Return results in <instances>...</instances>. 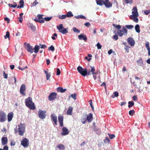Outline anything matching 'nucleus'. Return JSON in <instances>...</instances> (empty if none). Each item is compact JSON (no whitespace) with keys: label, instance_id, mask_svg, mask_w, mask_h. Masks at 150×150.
<instances>
[{"label":"nucleus","instance_id":"f257e3e1","mask_svg":"<svg viewBox=\"0 0 150 150\" xmlns=\"http://www.w3.org/2000/svg\"><path fill=\"white\" fill-rule=\"evenodd\" d=\"M91 69H89L88 71L86 68H83L81 66H79L77 68V70L83 76H85L87 74L90 75L92 74L93 77L95 80L97 79V76L98 74H99L100 73V70H98L96 72H95V69L94 67L90 66Z\"/></svg>","mask_w":150,"mask_h":150},{"label":"nucleus","instance_id":"f03ea898","mask_svg":"<svg viewBox=\"0 0 150 150\" xmlns=\"http://www.w3.org/2000/svg\"><path fill=\"white\" fill-rule=\"evenodd\" d=\"M63 116L59 115L58 117V120L60 126L61 127H63L62 129V132L61 134L62 136H65L68 134L69 132L66 127H63Z\"/></svg>","mask_w":150,"mask_h":150},{"label":"nucleus","instance_id":"7ed1b4c3","mask_svg":"<svg viewBox=\"0 0 150 150\" xmlns=\"http://www.w3.org/2000/svg\"><path fill=\"white\" fill-rule=\"evenodd\" d=\"M25 125L20 123V124L17 126L14 129V133L17 134L18 132V134L23 136L25 132Z\"/></svg>","mask_w":150,"mask_h":150},{"label":"nucleus","instance_id":"20e7f679","mask_svg":"<svg viewBox=\"0 0 150 150\" xmlns=\"http://www.w3.org/2000/svg\"><path fill=\"white\" fill-rule=\"evenodd\" d=\"M25 101V104L27 107L30 110H34L35 109L34 103L33 102L31 97H29L26 99Z\"/></svg>","mask_w":150,"mask_h":150},{"label":"nucleus","instance_id":"39448f33","mask_svg":"<svg viewBox=\"0 0 150 150\" xmlns=\"http://www.w3.org/2000/svg\"><path fill=\"white\" fill-rule=\"evenodd\" d=\"M57 28L59 32L63 34L67 33L68 32L67 30L68 28H64L62 24H60L59 25L57 26Z\"/></svg>","mask_w":150,"mask_h":150},{"label":"nucleus","instance_id":"423d86ee","mask_svg":"<svg viewBox=\"0 0 150 150\" xmlns=\"http://www.w3.org/2000/svg\"><path fill=\"white\" fill-rule=\"evenodd\" d=\"M122 30H119L117 31V34L119 36L122 37L123 34L126 35L127 33V30L125 27L123 26L122 28Z\"/></svg>","mask_w":150,"mask_h":150},{"label":"nucleus","instance_id":"0eeeda50","mask_svg":"<svg viewBox=\"0 0 150 150\" xmlns=\"http://www.w3.org/2000/svg\"><path fill=\"white\" fill-rule=\"evenodd\" d=\"M6 113L3 111L0 110V122H3L6 120Z\"/></svg>","mask_w":150,"mask_h":150},{"label":"nucleus","instance_id":"6e6552de","mask_svg":"<svg viewBox=\"0 0 150 150\" xmlns=\"http://www.w3.org/2000/svg\"><path fill=\"white\" fill-rule=\"evenodd\" d=\"M46 112L45 110H39L38 111V117L42 119H45L46 116Z\"/></svg>","mask_w":150,"mask_h":150},{"label":"nucleus","instance_id":"1a4fd4ad","mask_svg":"<svg viewBox=\"0 0 150 150\" xmlns=\"http://www.w3.org/2000/svg\"><path fill=\"white\" fill-rule=\"evenodd\" d=\"M21 144L24 147H27L29 146V141L27 139L23 138L22 141L21 142Z\"/></svg>","mask_w":150,"mask_h":150},{"label":"nucleus","instance_id":"9d476101","mask_svg":"<svg viewBox=\"0 0 150 150\" xmlns=\"http://www.w3.org/2000/svg\"><path fill=\"white\" fill-rule=\"evenodd\" d=\"M26 90L25 85V84H22L20 88V92L21 94L23 96L25 95V91Z\"/></svg>","mask_w":150,"mask_h":150},{"label":"nucleus","instance_id":"9b49d317","mask_svg":"<svg viewBox=\"0 0 150 150\" xmlns=\"http://www.w3.org/2000/svg\"><path fill=\"white\" fill-rule=\"evenodd\" d=\"M57 93L55 92L51 93L49 96L48 100L50 101H52L54 100L56 98Z\"/></svg>","mask_w":150,"mask_h":150},{"label":"nucleus","instance_id":"f8f14e48","mask_svg":"<svg viewBox=\"0 0 150 150\" xmlns=\"http://www.w3.org/2000/svg\"><path fill=\"white\" fill-rule=\"evenodd\" d=\"M127 41L128 43L131 46H133L134 45L135 42L133 39L131 37H129L127 39Z\"/></svg>","mask_w":150,"mask_h":150},{"label":"nucleus","instance_id":"ddd939ff","mask_svg":"<svg viewBox=\"0 0 150 150\" xmlns=\"http://www.w3.org/2000/svg\"><path fill=\"white\" fill-rule=\"evenodd\" d=\"M50 117L52 120L54 122L55 125H57V116L54 114H52L51 115Z\"/></svg>","mask_w":150,"mask_h":150},{"label":"nucleus","instance_id":"4468645a","mask_svg":"<svg viewBox=\"0 0 150 150\" xmlns=\"http://www.w3.org/2000/svg\"><path fill=\"white\" fill-rule=\"evenodd\" d=\"M109 0H104V4L106 8L111 7L112 6V4L109 1Z\"/></svg>","mask_w":150,"mask_h":150},{"label":"nucleus","instance_id":"2eb2a0df","mask_svg":"<svg viewBox=\"0 0 150 150\" xmlns=\"http://www.w3.org/2000/svg\"><path fill=\"white\" fill-rule=\"evenodd\" d=\"M133 11L132 12V16H134L137 17L138 16V13L137 12V9L136 6L133 7L132 9Z\"/></svg>","mask_w":150,"mask_h":150},{"label":"nucleus","instance_id":"dca6fc26","mask_svg":"<svg viewBox=\"0 0 150 150\" xmlns=\"http://www.w3.org/2000/svg\"><path fill=\"white\" fill-rule=\"evenodd\" d=\"M78 38L80 40H83L85 42L87 40V38L86 35L83 33L79 35Z\"/></svg>","mask_w":150,"mask_h":150},{"label":"nucleus","instance_id":"f3484780","mask_svg":"<svg viewBox=\"0 0 150 150\" xmlns=\"http://www.w3.org/2000/svg\"><path fill=\"white\" fill-rule=\"evenodd\" d=\"M26 49L28 52L31 53H33L34 51V50L32 47L29 44H27L26 46Z\"/></svg>","mask_w":150,"mask_h":150},{"label":"nucleus","instance_id":"a211bd4d","mask_svg":"<svg viewBox=\"0 0 150 150\" xmlns=\"http://www.w3.org/2000/svg\"><path fill=\"white\" fill-rule=\"evenodd\" d=\"M43 16V15L42 14H38V22L40 23H43L45 22L44 19L42 17Z\"/></svg>","mask_w":150,"mask_h":150},{"label":"nucleus","instance_id":"6ab92c4d","mask_svg":"<svg viewBox=\"0 0 150 150\" xmlns=\"http://www.w3.org/2000/svg\"><path fill=\"white\" fill-rule=\"evenodd\" d=\"M13 112H10L7 115L8 120V122L11 121L13 117Z\"/></svg>","mask_w":150,"mask_h":150},{"label":"nucleus","instance_id":"aec40b11","mask_svg":"<svg viewBox=\"0 0 150 150\" xmlns=\"http://www.w3.org/2000/svg\"><path fill=\"white\" fill-rule=\"evenodd\" d=\"M93 115L91 113L88 114L86 118L88 122H91L93 120Z\"/></svg>","mask_w":150,"mask_h":150},{"label":"nucleus","instance_id":"412c9836","mask_svg":"<svg viewBox=\"0 0 150 150\" xmlns=\"http://www.w3.org/2000/svg\"><path fill=\"white\" fill-rule=\"evenodd\" d=\"M2 144L3 145H5L7 144L8 139L7 137H2L1 138Z\"/></svg>","mask_w":150,"mask_h":150},{"label":"nucleus","instance_id":"4be33fe9","mask_svg":"<svg viewBox=\"0 0 150 150\" xmlns=\"http://www.w3.org/2000/svg\"><path fill=\"white\" fill-rule=\"evenodd\" d=\"M27 25L29 27L31 28V29L33 31H35V30L36 28L35 26L33 25L32 24L29 23H27Z\"/></svg>","mask_w":150,"mask_h":150},{"label":"nucleus","instance_id":"5701e85b","mask_svg":"<svg viewBox=\"0 0 150 150\" xmlns=\"http://www.w3.org/2000/svg\"><path fill=\"white\" fill-rule=\"evenodd\" d=\"M130 18L132 20L135 22L137 23L138 22V18L136 16H130Z\"/></svg>","mask_w":150,"mask_h":150},{"label":"nucleus","instance_id":"b1692460","mask_svg":"<svg viewBox=\"0 0 150 150\" xmlns=\"http://www.w3.org/2000/svg\"><path fill=\"white\" fill-rule=\"evenodd\" d=\"M104 0H96L97 4L100 6H102L104 4Z\"/></svg>","mask_w":150,"mask_h":150},{"label":"nucleus","instance_id":"393cba45","mask_svg":"<svg viewBox=\"0 0 150 150\" xmlns=\"http://www.w3.org/2000/svg\"><path fill=\"white\" fill-rule=\"evenodd\" d=\"M67 89H63L62 87H58L57 88V91L61 93H63L65 92Z\"/></svg>","mask_w":150,"mask_h":150},{"label":"nucleus","instance_id":"a878e982","mask_svg":"<svg viewBox=\"0 0 150 150\" xmlns=\"http://www.w3.org/2000/svg\"><path fill=\"white\" fill-rule=\"evenodd\" d=\"M72 108L71 106H69V108L67 111V114L68 115H71L72 114Z\"/></svg>","mask_w":150,"mask_h":150},{"label":"nucleus","instance_id":"bb28decb","mask_svg":"<svg viewBox=\"0 0 150 150\" xmlns=\"http://www.w3.org/2000/svg\"><path fill=\"white\" fill-rule=\"evenodd\" d=\"M19 4L20 5V6H17L18 8H23V7L24 1L23 0H20Z\"/></svg>","mask_w":150,"mask_h":150},{"label":"nucleus","instance_id":"cd10ccee","mask_svg":"<svg viewBox=\"0 0 150 150\" xmlns=\"http://www.w3.org/2000/svg\"><path fill=\"white\" fill-rule=\"evenodd\" d=\"M57 148L59 149L60 150H64L65 149L64 146L62 144H59L57 146Z\"/></svg>","mask_w":150,"mask_h":150},{"label":"nucleus","instance_id":"c85d7f7f","mask_svg":"<svg viewBox=\"0 0 150 150\" xmlns=\"http://www.w3.org/2000/svg\"><path fill=\"white\" fill-rule=\"evenodd\" d=\"M135 29L136 31L138 33H139L140 32V27L139 25H136L135 27Z\"/></svg>","mask_w":150,"mask_h":150},{"label":"nucleus","instance_id":"c756f323","mask_svg":"<svg viewBox=\"0 0 150 150\" xmlns=\"http://www.w3.org/2000/svg\"><path fill=\"white\" fill-rule=\"evenodd\" d=\"M137 62L138 65L142 66L143 64V61L141 58H140L139 60H137Z\"/></svg>","mask_w":150,"mask_h":150},{"label":"nucleus","instance_id":"7c9ffc66","mask_svg":"<svg viewBox=\"0 0 150 150\" xmlns=\"http://www.w3.org/2000/svg\"><path fill=\"white\" fill-rule=\"evenodd\" d=\"M75 17L77 19L82 18L84 19H86V17L85 16L82 15L76 16H75Z\"/></svg>","mask_w":150,"mask_h":150},{"label":"nucleus","instance_id":"2f4dec72","mask_svg":"<svg viewBox=\"0 0 150 150\" xmlns=\"http://www.w3.org/2000/svg\"><path fill=\"white\" fill-rule=\"evenodd\" d=\"M66 15L67 17H71L73 16V15L71 11L68 12Z\"/></svg>","mask_w":150,"mask_h":150},{"label":"nucleus","instance_id":"473e14b6","mask_svg":"<svg viewBox=\"0 0 150 150\" xmlns=\"http://www.w3.org/2000/svg\"><path fill=\"white\" fill-rule=\"evenodd\" d=\"M39 46L38 45H36L34 48V52L35 53H37L39 51Z\"/></svg>","mask_w":150,"mask_h":150},{"label":"nucleus","instance_id":"72a5a7b5","mask_svg":"<svg viewBox=\"0 0 150 150\" xmlns=\"http://www.w3.org/2000/svg\"><path fill=\"white\" fill-rule=\"evenodd\" d=\"M128 107L129 108L132 107L134 105V103L133 101H129L128 102Z\"/></svg>","mask_w":150,"mask_h":150},{"label":"nucleus","instance_id":"f704fd0d","mask_svg":"<svg viewBox=\"0 0 150 150\" xmlns=\"http://www.w3.org/2000/svg\"><path fill=\"white\" fill-rule=\"evenodd\" d=\"M13 3L14 4L13 5L9 4H8V5L9 6H10L11 7H13V8H15L17 6V4H16V3L15 2H13Z\"/></svg>","mask_w":150,"mask_h":150},{"label":"nucleus","instance_id":"c9c22d12","mask_svg":"<svg viewBox=\"0 0 150 150\" xmlns=\"http://www.w3.org/2000/svg\"><path fill=\"white\" fill-rule=\"evenodd\" d=\"M59 18L62 19L66 18H67L66 15H59L58 16Z\"/></svg>","mask_w":150,"mask_h":150},{"label":"nucleus","instance_id":"e433bc0d","mask_svg":"<svg viewBox=\"0 0 150 150\" xmlns=\"http://www.w3.org/2000/svg\"><path fill=\"white\" fill-rule=\"evenodd\" d=\"M114 95H112L111 96V97L112 98H114L115 97V96L116 97H117L119 96V93H118L117 91L115 92L114 93Z\"/></svg>","mask_w":150,"mask_h":150},{"label":"nucleus","instance_id":"4c0bfd02","mask_svg":"<svg viewBox=\"0 0 150 150\" xmlns=\"http://www.w3.org/2000/svg\"><path fill=\"white\" fill-rule=\"evenodd\" d=\"M125 27L128 29H131L134 27V26L132 25H126Z\"/></svg>","mask_w":150,"mask_h":150},{"label":"nucleus","instance_id":"58836bf2","mask_svg":"<svg viewBox=\"0 0 150 150\" xmlns=\"http://www.w3.org/2000/svg\"><path fill=\"white\" fill-rule=\"evenodd\" d=\"M126 4H131L132 3V0H124Z\"/></svg>","mask_w":150,"mask_h":150},{"label":"nucleus","instance_id":"ea45409f","mask_svg":"<svg viewBox=\"0 0 150 150\" xmlns=\"http://www.w3.org/2000/svg\"><path fill=\"white\" fill-rule=\"evenodd\" d=\"M10 37L9 32L7 31L6 32V35L4 36V38L5 39H7V38H9Z\"/></svg>","mask_w":150,"mask_h":150},{"label":"nucleus","instance_id":"a19ab883","mask_svg":"<svg viewBox=\"0 0 150 150\" xmlns=\"http://www.w3.org/2000/svg\"><path fill=\"white\" fill-rule=\"evenodd\" d=\"M48 50L52 51H53L54 50V48L53 45H52L50 47H48Z\"/></svg>","mask_w":150,"mask_h":150},{"label":"nucleus","instance_id":"79ce46f5","mask_svg":"<svg viewBox=\"0 0 150 150\" xmlns=\"http://www.w3.org/2000/svg\"><path fill=\"white\" fill-rule=\"evenodd\" d=\"M108 135L109 136V138L111 139H113L115 137V136L114 134H110L108 133Z\"/></svg>","mask_w":150,"mask_h":150},{"label":"nucleus","instance_id":"37998d69","mask_svg":"<svg viewBox=\"0 0 150 150\" xmlns=\"http://www.w3.org/2000/svg\"><path fill=\"white\" fill-rule=\"evenodd\" d=\"M135 113V111L134 110H130L129 112V114L130 115L132 116Z\"/></svg>","mask_w":150,"mask_h":150},{"label":"nucleus","instance_id":"c03bdc74","mask_svg":"<svg viewBox=\"0 0 150 150\" xmlns=\"http://www.w3.org/2000/svg\"><path fill=\"white\" fill-rule=\"evenodd\" d=\"M73 30L74 32L78 33L80 32V30L77 29L76 27H74L73 28Z\"/></svg>","mask_w":150,"mask_h":150},{"label":"nucleus","instance_id":"a18cd8bd","mask_svg":"<svg viewBox=\"0 0 150 150\" xmlns=\"http://www.w3.org/2000/svg\"><path fill=\"white\" fill-rule=\"evenodd\" d=\"M104 142L106 143H109L110 141V139L108 137H106L104 140Z\"/></svg>","mask_w":150,"mask_h":150},{"label":"nucleus","instance_id":"49530a36","mask_svg":"<svg viewBox=\"0 0 150 150\" xmlns=\"http://www.w3.org/2000/svg\"><path fill=\"white\" fill-rule=\"evenodd\" d=\"M129 47L127 45H125V49L127 51V53L129 52Z\"/></svg>","mask_w":150,"mask_h":150},{"label":"nucleus","instance_id":"de8ad7c7","mask_svg":"<svg viewBox=\"0 0 150 150\" xmlns=\"http://www.w3.org/2000/svg\"><path fill=\"white\" fill-rule=\"evenodd\" d=\"M86 116H85V117H86ZM86 118V117H85ZM87 119H86V118H83V119H81V122L83 124H84L86 123V121H87Z\"/></svg>","mask_w":150,"mask_h":150},{"label":"nucleus","instance_id":"09e8293b","mask_svg":"<svg viewBox=\"0 0 150 150\" xmlns=\"http://www.w3.org/2000/svg\"><path fill=\"white\" fill-rule=\"evenodd\" d=\"M76 93H74V94H71V96L73 99L74 100H76Z\"/></svg>","mask_w":150,"mask_h":150},{"label":"nucleus","instance_id":"8fccbe9b","mask_svg":"<svg viewBox=\"0 0 150 150\" xmlns=\"http://www.w3.org/2000/svg\"><path fill=\"white\" fill-rule=\"evenodd\" d=\"M112 25L114 27H115L116 28H117L118 29H120L121 28V26L119 25H115V24H113Z\"/></svg>","mask_w":150,"mask_h":150},{"label":"nucleus","instance_id":"3c124183","mask_svg":"<svg viewBox=\"0 0 150 150\" xmlns=\"http://www.w3.org/2000/svg\"><path fill=\"white\" fill-rule=\"evenodd\" d=\"M149 42H147L145 43V47L147 49L150 48L149 47Z\"/></svg>","mask_w":150,"mask_h":150},{"label":"nucleus","instance_id":"603ef678","mask_svg":"<svg viewBox=\"0 0 150 150\" xmlns=\"http://www.w3.org/2000/svg\"><path fill=\"white\" fill-rule=\"evenodd\" d=\"M52 17H45L44 19L45 21V20L46 21H49L50 20L52 19Z\"/></svg>","mask_w":150,"mask_h":150},{"label":"nucleus","instance_id":"864d4df0","mask_svg":"<svg viewBox=\"0 0 150 150\" xmlns=\"http://www.w3.org/2000/svg\"><path fill=\"white\" fill-rule=\"evenodd\" d=\"M97 48L98 49H101L102 47V46L100 44V43H98L96 45Z\"/></svg>","mask_w":150,"mask_h":150},{"label":"nucleus","instance_id":"5fc2aeb1","mask_svg":"<svg viewBox=\"0 0 150 150\" xmlns=\"http://www.w3.org/2000/svg\"><path fill=\"white\" fill-rule=\"evenodd\" d=\"M57 75H59L60 74L61 72L59 68H57Z\"/></svg>","mask_w":150,"mask_h":150},{"label":"nucleus","instance_id":"6e6d98bb","mask_svg":"<svg viewBox=\"0 0 150 150\" xmlns=\"http://www.w3.org/2000/svg\"><path fill=\"white\" fill-rule=\"evenodd\" d=\"M150 13V11L149 10H146L144 11V13L146 15H147L149 14Z\"/></svg>","mask_w":150,"mask_h":150},{"label":"nucleus","instance_id":"4d7b16f0","mask_svg":"<svg viewBox=\"0 0 150 150\" xmlns=\"http://www.w3.org/2000/svg\"><path fill=\"white\" fill-rule=\"evenodd\" d=\"M38 4V3L37 1H34L32 4V5L33 6H34Z\"/></svg>","mask_w":150,"mask_h":150},{"label":"nucleus","instance_id":"13d9d810","mask_svg":"<svg viewBox=\"0 0 150 150\" xmlns=\"http://www.w3.org/2000/svg\"><path fill=\"white\" fill-rule=\"evenodd\" d=\"M3 76L5 79H7L8 77V74H6L4 71L3 72Z\"/></svg>","mask_w":150,"mask_h":150},{"label":"nucleus","instance_id":"bf43d9fd","mask_svg":"<svg viewBox=\"0 0 150 150\" xmlns=\"http://www.w3.org/2000/svg\"><path fill=\"white\" fill-rule=\"evenodd\" d=\"M19 20V21L20 23H22L23 20L22 16H20L18 18Z\"/></svg>","mask_w":150,"mask_h":150},{"label":"nucleus","instance_id":"052dcab7","mask_svg":"<svg viewBox=\"0 0 150 150\" xmlns=\"http://www.w3.org/2000/svg\"><path fill=\"white\" fill-rule=\"evenodd\" d=\"M84 25L87 26V27H88L89 26H90L91 25V24L90 23H89V22H88V23H86L85 24H84Z\"/></svg>","mask_w":150,"mask_h":150},{"label":"nucleus","instance_id":"680f3d73","mask_svg":"<svg viewBox=\"0 0 150 150\" xmlns=\"http://www.w3.org/2000/svg\"><path fill=\"white\" fill-rule=\"evenodd\" d=\"M40 45L41 46L40 48H45L47 47V46L45 45Z\"/></svg>","mask_w":150,"mask_h":150},{"label":"nucleus","instance_id":"e2e57ef3","mask_svg":"<svg viewBox=\"0 0 150 150\" xmlns=\"http://www.w3.org/2000/svg\"><path fill=\"white\" fill-rule=\"evenodd\" d=\"M133 100L134 101L137 100V98L136 96H134L132 98Z\"/></svg>","mask_w":150,"mask_h":150},{"label":"nucleus","instance_id":"0e129e2a","mask_svg":"<svg viewBox=\"0 0 150 150\" xmlns=\"http://www.w3.org/2000/svg\"><path fill=\"white\" fill-rule=\"evenodd\" d=\"M51 75L50 74H48L46 75V79L47 80H48L50 79Z\"/></svg>","mask_w":150,"mask_h":150},{"label":"nucleus","instance_id":"69168bd1","mask_svg":"<svg viewBox=\"0 0 150 150\" xmlns=\"http://www.w3.org/2000/svg\"><path fill=\"white\" fill-rule=\"evenodd\" d=\"M118 38V37L117 35H115L113 36V38L115 40H117Z\"/></svg>","mask_w":150,"mask_h":150},{"label":"nucleus","instance_id":"338daca9","mask_svg":"<svg viewBox=\"0 0 150 150\" xmlns=\"http://www.w3.org/2000/svg\"><path fill=\"white\" fill-rule=\"evenodd\" d=\"M4 19L5 21H7L8 23L10 21V20L7 17L5 18Z\"/></svg>","mask_w":150,"mask_h":150},{"label":"nucleus","instance_id":"774afa93","mask_svg":"<svg viewBox=\"0 0 150 150\" xmlns=\"http://www.w3.org/2000/svg\"><path fill=\"white\" fill-rule=\"evenodd\" d=\"M3 149L4 150H8V148L7 146H6L4 147Z\"/></svg>","mask_w":150,"mask_h":150}]
</instances>
